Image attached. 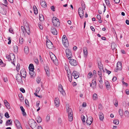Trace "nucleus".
I'll use <instances>...</instances> for the list:
<instances>
[{"instance_id": "1", "label": "nucleus", "mask_w": 129, "mask_h": 129, "mask_svg": "<svg viewBox=\"0 0 129 129\" xmlns=\"http://www.w3.org/2000/svg\"><path fill=\"white\" fill-rule=\"evenodd\" d=\"M29 124L32 129H43L41 126L37 125V123L33 119L29 121Z\"/></svg>"}, {"instance_id": "2", "label": "nucleus", "mask_w": 129, "mask_h": 129, "mask_svg": "<svg viewBox=\"0 0 129 129\" xmlns=\"http://www.w3.org/2000/svg\"><path fill=\"white\" fill-rule=\"evenodd\" d=\"M52 21L53 25L55 27H57L60 24L59 19L56 17H53L52 19Z\"/></svg>"}, {"instance_id": "3", "label": "nucleus", "mask_w": 129, "mask_h": 129, "mask_svg": "<svg viewBox=\"0 0 129 129\" xmlns=\"http://www.w3.org/2000/svg\"><path fill=\"white\" fill-rule=\"evenodd\" d=\"M62 42L63 44L66 47H67L68 46L69 43L66 36L65 35H64L62 38Z\"/></svg>"}, {"instance_id": "4", "label": "nucleus", "mask_w": 129, "mask_h": 129, "mask_svg": "<svg viewBox=\"0 0 129 129\" xmlns=\"http://www.w3.org/2000/svg\"><path fill=\"white\" fill-rule=\"evenodd\" d=\"M66 56L68 59H70L72 57V52L71 50L68 49H67L65 50Z\"/></svg>"}, {"instance_id": "5", "label": "nucleus", "mask_w": 129, "mask_h": 129, "mask_svg": "<svg viewBox=\"0 0 129 129\" xmlns=\"http://www.w3.org/2000/svg\"><path fill=\"white\" fill-rule=\"evenodd\" d=\"M87 116V120L86 122L87 125H90L92 123L93 121V118L91 116H89L88 117Z\"/></svg>"}, {"instance_id": "6", "label": "nucleus", "mask_w": 129, "mask_h": 129, "mask_svg": "<svg viewBox=\"0 0 129 129\" xmlns=\"http://www.w3.org/2000/svg\"><path fill=\"white\" fill-rule=\"evenodd\" d=\"M15 123L17 129H22L21 123L18 120H15Z\"/></svg>"}, {"instance_id": "7", "label": "nucleus", "mask_w": 129, "mask_h": 129, "mask_svg": "<svg viewBox=\"0 0 129 129\" xmlns=\"http://www.w3.org/2000/svg\"><path fill=\"white\" fill-rule=\"evenodd\" d=\"M78 12L80 17L81 18H82L84 16V12L82 7H80L79 8Z\"/></svg>"}, {"instance_id": "8", "label": "nucleus", "mask_w": 129, "mask_h": 129, "mask_svg": "<svg viewBox=\"0 0 129 129\" xmlns=\"http://www.w3.org/2000/svg\"><path fill=\"white\" fill-rule=\"evenodd\" d=\"M16 79L17 81L20 83H22L23 81L21 76L19 74H17L16 76Z\"/></svg>"}, {"instance_id": "9", "label": "nucleus", "mask_w": 129, "mask_h": 129, "mask_svg": "<svg viewBox=\"0 0 129 129\" xmlns=\"http://www.w3.org/2000/svg\"><path fill=\"white\" fill-rule=\"evenodd\" d=\"M70 60L69 62L70 64L72 66H76L77 64V62L76 60L71 59H69Z\"/></svg>"}, {"instance_id": "10", "label": "nucleus", "mask_w": 129, "mask_h": 129, "mask_svg": "<svg viewBox=\"0 0 129 129\" xmlns=\"http://www.w3.org/2000/svg\"><path fill=\"white\" fill-rule=\"evenodd\" d=\"M46 45L47 47L49 49H51L53 48V45L50 40L47 41Z\"/></svg>"}, {"instance_id": "11", "label": "nucleus", "mask_w": 129, "mask_h": 129, "mask_svg": "<svg viewBox=\"0 0 129 129\" xmlns=\"http://www.w3.org/2000/svg\"><path fill=\"white\" fill-rule=\"evenodd\" d=\"M58 90L63 95H64L65 93L64 91L63 90V87L61 84H59V85Z\"/></svg>"}, {"instance_id": "12", "label": "nucleus", "mask_w": 129, "mask_h": 129, "mask_svg": "<svg viewBox=\"0 0 129 129\" xmlns=\"http://www.w3.org/2000/svg\"><path fill=\"white\" fill-rule=\"evenodd\" d=\"M117 69L115 71H117V70H121L122 69V64L121 62H118L117 64Z\"/></svg>"}, {"instance_id": "13", "label": "nucleus", "mask_w": 129, "mask_h": 129, "mask_svg": "<svg viewBox=\"0 0 129 129\" xmlns=\"http://www.w3.org/2000/svg\"><path fill=\"white\" fill-rule=\"evenodd\" d=\"M11 55L12 56V57L13 58V60L15 58V55L13 53H11L10 55H7L6 56V57L9 61L11 60H12V59L11 58Z\"/></svg>"}, {"instance_id": "14", "label": "nucleus", "mask_w": 129, "mask_h": 129, "mask_svg": "<svg viewBox=\"0 0 129 129\" xmlns=\"http://www.w3.org/2000/svg\"><path fill=\"white\" fill-rule=\"evenodd\" d=\"M20 74V75L23 78H25L26 77V72L24 69L21 71Z\"/></svg>"}, {"instance_id": "15", "label": "nucleus", "mask_w": 129, "mask_h": 129, "mask_svg": "<svg viewBox=\"0 0 129 129\" xmlns=\"http://www.w3.org/2000/svg\"><path fill=\"white\" fill-rule=\"evenodd\" d=\"M55 105L57 107H58L59 105V99L57 98H56L54 100Z\"/></svg>"}, {"instance_id": "16", "label": "nucleus", "mask_w": 129, "mask_h": 129, "mask_svg": "<svg viewBox=\"0 0 129 129\" xmlns=\"http://www.w3.org/2000/svg\"><path fill=\"white\" fill-rule=\"evenodd\" d=\"M72 75L74 77V78L75 79H76L79 77L78 73L76 71H74L73 72Z\"/></svg>"}, {"instance_id": "17", "label": "nucleus", "mask_w": 129, "mask_h": 129, "mask_svg": "<svg viewBox=\"0 0 129 129\" xmlns=\"http://www.w3.org/2000/svg\"><path fill=\"white\" fill-rule=\"evenodd\" d=\"M44 69L47 75L48 76H50V73L49 72V69L48 67L47 66H46L44 67Z\"/></svg>"}, {"instance_id": "18", "label": "nucleus", "mask_w": 129, "mask_h": 129, "mask_svg": "<svg viewBox=\"0 0 129 129\" xmlns=\"http://www.w3.org/2000/svg\"><path fill=\"white\" fill-rule=\"evenodd\" d=\"M0 13L3 14H5L7 13V11L5 8L1 7L0 8Z\"/></svg>"}, {"instance_id": "19", "label": "nucleus", "mask_w": 129, "mask_h": 129, "mask_svg": "<svg viewBox=\"0 0 129 129\" xmlns=\"http://www.w3.org/2000/svg\"><path fill=\"white\" fill-rule=\"evenodd\" d=\"M69 104L66 105L67 112H68V115H69L71 113L73 114L72 110L71 108H69Z\"/></svg>"}, {"instance_id": "20", "label": "nucleus", "mask_w": 129, "mask_h": 129, "mask_svg": "<svg viewBox=\"0 0 129 129\" xmlns=\"http://www.w3.org/2000/svg\"><path fill=\"white\" fill-rule=\"evenodd\" d=\"M51 32L54 35H56L57 34V32L56 29L53 27H51Z\"/></svg>"}, {"instance_id": "21", "label": "nucleus", "mask_w": 129, "mask_h": 129, "mask_svg": "<svg viewBox=\"0 0 129 129\" xmlns=\"http://www.w3.org/2000/svg\"><path fill=\"white\" fill-rule=\"evenodd\" d=\"M4 102L6 107L8 109H9L10 108V107L9 104L7 102V101L5 100Z\"/></svg>"}, {"instance_id": "22", "label": "nucleus", "mask_w": 129, "mask_h": 129, "mask_svg": "<svg viewBox=\"0 0 129 129\" xmlns=\"http://www.w3.org/2000/svg\"><path fill=\"white\" fill-rule=\"evenodd\" d=\"M83 51L84 54V57H86L87 55L88 52L87 51V48L86 47H84L83 48Z\"/></svg>"}, {"instance_id": "23", "label": "nucleus", "mask_w": 129, "mask_h": 129, "mask_svg": "<svg viewBox=\"0 0 129 129\" xmlns=\"http://www.w3.org/2000/svg\"><path fill=\"white\" fill-rule=\"evenodd\" d=\"M98 67L101 71H102L103 69V64L100 62H98Z\"/></svg>"}, {"instance_id": "24", "label": "nucleus", "mask_w": 129, "mask_h": 129, "mask_svg": "<svg viewBox=\"0 0 129 129\" xmlns=\"http://www.w3.org/2000/svg\"><path fill=\"white\" fill-rule=\"evenodd\" d=\"M29 74L30 75L31 77H35L36 75L35 73L34 72V70L29 71Z\"/></svg>"}, {"instance_id": "25", "label": "nucleus", "mask_w": 129, "mask_h": 129, "mask_svg": "<svg viewBox=\"0 0 129 129\" xmlns=\"http://www.w3.org/2000/svg\"><path fill=\"white\" fill-rule=\"evenodd\" d=\"M24 51L25 54H27L29 53V48L28 46H25L24 48Z\"/></svg>"}, {"instance_id": "26", "label": "nucleus", "mask_w": 129, "mask_h": 129, "mask_svg": "<svg viewBox=\"0 0 129 129\" xmlns=\"http://www.w3.org/2000/svg\"><path fill=\"white\" fill-rule=\"evenodd\" d=\"M20 108L22 112V114L24 116H26V113L25 112V109H24L22 106L20 107Z\"/></svg>"}, {"instance_id": "27", "label": "nucleus", "mask_w": 129, "mask_h": 129, "mask_svg": "<svg viewBox=\"0 0 129 129\" xmlns=\"http://www.w3.org/2000/svg\"><path fill=\"white\" fill-rule=\"evenodd\" d=\"M29 71L34 70V67L33 64L31 63L29 65Z\"/></svg>"}, {"instance_id": "28", "label": "nucleus", "mask_w": 129, "mask_h": 129, "mask_svg": "<svg viewBox=\"0 0 129 129\" xmlns=\"http://www.w3.org/2000/svg\"><path fill=\"white\" fill-rule=\"evenodd\" d=\"M36 120L38 123H41L42 121L41 118L39 116H38L36 118Z\"/></svg>"}, {"instance_id": "29", "label": "nucleus", "mask_w": 129, "mask_h": 129, "mask_svg": "<svg viewBox=\"0 0 129 129\" xmlns=\"http://www.w3.org/2000/svg\"><path fill=\"white\" fill-rule=\"evenodd\" d=\"M21 29L23 32V34L25 35L26 34V28H25V27L23 26H22L21 27Z\"/></svg>"}, {"instance_id": "30", "label": "nucleus", "mask_w": 129, "mask_h": 129, "mask_svg": "<svg viewBox=\"0 0 129 129\" xmlns=\"http://www.w3.org/2000/svg\"><path fill=\"white\" fill-rule=\"evenodd\" d=\"M41 5L42 7L44 8H45L47 6V4L45 1H42L41 2Z\"/></svg>"}, {"instance_id": "31", "label": "nucleus", "mask_w": 129, "mask_h": 129, "mask_svg": "<svg viewBox=\"0 0 129 129\" xmlns=\"http://www.w3.org/2000/svg\"><path fill=\"white\" fill-rule=\"evenodd\" d=\"M70 114L68 115V118L69 120L70 121H72L73 120V114L70 113Z\"/></svg>"}, {"instance_id": "32", "label": "nucleus", "mask_w": 129, "mask_h": 129, "mask_svg": "<svg viewBox=\"0 0 129 129\" xmlns=\"http://www.w3.org/2000/svg\"><path fill=\"white\" fill-rule=\"evenodd\" d=\"M81 118L83 124H85L86 123L85 121V116L83 115H82L81 116Z\"/></svg>"}, {"instance_id": "33", "label": "nucleus", "mask_w": 129, "mask_h": 129, "mask_svg": "<svg viewBox=\"0 0 129 129\" xmlns=\"http://www.w3.org/2000/svg\"><path fill=\"white\" fill-rule=\"evenodd\" d=\"M111 48L112 50H114L116 48V45L114 43H112L111 45Z\"/></svg>"}, {"instance_id": "34", "label": "nucleus", "mask_w": 129, "mask_h": 129, "mask_svg": "<svg viewBox=\"0 0 129 129\" xmlns=\"http://www.w3.org/2000/svg\"><path fill=\"white\" fill-rule=\"evenodd\" d=\"M12 121H11V120H8L6 121V125L7 126L12 124Z\"/></svg>"}, {"instance_id": "35", "label": "nucleus", "mask_w": 129, "mask_h": 129, "mask_svg": "<svg viewBox=\"0 0 129 129\" xmlns=\"http://www.w3.org/2000/svg\"><path fill=\"white\" fill-rule=\"evenodd\" d=\"M105 84L107 89H108L110 88V85L109 82L108 81H107L105 82Z\"/></svg>"}, {"instance_id": "36", "label": "nucleus", "mask_w": 129, "mask_h": 129, "mask_svg": "<svg viewBox=\"0 0 129 129\" xmlns=\"http://www.w3.org/2000/svg\"><path fill=\"white\" fill-rule=\"evenodd\" d=\"M99 116L100 120H102L104 118L103 114L102 113H100Z\"/></svg>"}, {"instance_id": "37", "label": "nucleus", "mask_w": 129, "mask_h": 129, "mask_svg": "<svg viewBox=\"0 0 129 129\" xmlns=\"http://www.w3.org/2000/svg\"><path fill=\"white\" fill-rule=\"evenodd\" d=\"M119 113L121 117H122L123 115V110L121 109H119Z\"/></svg>"}, {"instance_id": "38", "label": "nucleus", "mask_w": 129, "mask_h": 129, "mask_svg": "<svg viewBox=\"0 0 129 129\" xmlns=\"http://www.w3.org/2000/svg\"><path fill=\"white\" fill-rule=\"evenodd\" d=\"M26 33H27L28 35H30V29L28 26H26Z\"/></svg>"}, {"instance_id": "39", "label": "nucleus", "mask_w": 129, "mask_h": 129, "mask_svg": "<svg viewBox=\"0 0 129 129\" xmlns=\"http://www.w3.org/2000/svg\"><path fill=\"white\" fill-rule=\"evenodd\" d=\"M51 59L54 63L56 62L57 60L56 59V57L54 55L52 57H51Z\"/></svg>"}, {"instance_id": "40", "label": "nucleus", "mask_w": 129, "mask_h": 129, "mask_svg": "<svg viewBox=\"0 0 129 129\" xmlns=\"http://www.w3.org/2000/svg\"><path fill=\"white\" fill-rule=\"evenodd\" d=\"M33 8L35 14H37L38 13V10L36 7L35 6H34Z\"/></svg>"}, {"instance_id": "41", "label": "nucleus", "mask_w": 129, "mask_h": 129, "mask_svg": "<svg viewBox=\"0 0 129 129\" xmlns=\"http://www.w3.org/2000/svg\"><path fill=\"white\" fill-rule=\"evenodd\" d=\"M39 19L40 21H42L44 20V17L43 15L41 14L39 15Z\"/></svg>"}, {"instance_id": "42", "label": "nucleus", "mask_w": 129, "mask_h": 129, "mask_svg": "<svg viewBox=\"0 0 129 129\" xmlns=\"http://www.w3.org/2000/svg\"><path fill=\"white\" fill-rule=\"evenodd\" d=\"M14 51L15 53H17L18 52V47L17 45H15L14 46Z\"/></svg>"}, {"instance_id": "43", "label": "nucleus", "mask_w": 129, "mask_h": 129, "mask_svg": "<svg viewBox=\"0 0 129 129\" xmlns=\"http://www.w3.org/2000/svg\"><path fill=\"white\" fill-rule=\"evenodd\" d=\"M92 98L94 100H95L98 98L97 95L96 93H94L93 94Z\"/></svg>"}, {"instance_id": "44", "label": "nucleus", "mask_w": 129, "mask_h": 129, "mask_svg": "<svg viewBox=\"0 0 129 129\" xmlns=\"http://www.w3.org/2000/svg\"><path fill=\"white\" fill-rule=\"evenodd\" d=\"M124 115L126 117H128L129 116V112L127 110L125 111L124 113Z\"/></svg>"}, {"instance_id": "45", "label": "nucleus", "mask_w": 129, "mask_h": 129, "mask_svg": "<svg viewBox=\"0 0 129 129\" xmlns=\"http://www.w3.org/2000/svg\"><path fill=\"white\" fill-rule=\"evenodd\" d=\"M119 120L118 119H115L113 120V123L116 125H118L119 123Z\"/></svg>"}, {"instance_id": "46", "label": "nucleus", "mask_w": 129, "mask_h": 129, "mask_svg": "<svg viewBox=\"0 0 129 129\" xmlns=\"http://www.w3.org/2000/svg\"><path fill=\"white\" fill-rule=\"evenodd\" d=\"M92 76V74L91 72H90L88 74L87 77L88 78H90Z\"/></svg>"}, {"instance_id": "47", "label": "nucleus", "mask_w": 129, "mask_h": 129, "mask_svg": "<svg viewBox=\"0 0 129 129\" xmlns=\"http://www.w3.org/2000/svg\"><path fill=\"white\" fill-rule=\"evenodd\" d=\"M23 41V39L22 37H20L19 38V43L21 44H22Z\"/></svg>"}, {"instance_id": "48", "label": "nucleus", "mask_w": 129, "mask_h": 129, "mask_svg": "<svg viewBox=\"0 0 129 129\" xmlns=\"http://www.w3.org/2000/svg\"><path fill=\"white\" fill-rule=\"evenodd\" d=\"M91 84H92V85L94 86L95 88L96 85V81L95 80H93L92 81V83Z\"/></svg>"}, {"instance_id": "49", "label": "nucleus", "mask_w": 129, "mask_h": 129, "mask_svg": "<svg viewBox=\"0 0 129 129\" xmlns=\"http://www.w3.org/2000/svg\"><path fill=\"white\" fill-rule=\"evenodd\" d=\"M50 120V115L49 114H48L47 115L46 118V121L48 122Z\"/></svg>"}, {"instance_id": "50", "label": "nucleus", "mask_w": 129, "mask_h": 129, "mask_svg": "<svg viewBox=\"0 0 129 129\" xmlns=\"http://www.w3.org/2000/svg\"><path fill=\"white\" fill-rule=\"evenodd\" d=\"M72 74H71L69 75V74H68V77L69 79V80L70 82H71L72 81Z\"/></svg>"}, {"instance_id": "51", "label": "nucleus", "mask_w": 129, "mask_h": 129, "mask_svg": "<svg viewBox=\"0 0 129 129\" xmlns=\"http://www.w3.org/2000/svg\"><path fill=\"white\" fill-rule=\"evenodd\" d=\"M100 78L99 79V82L101 83L102 84L103 83V81L102 80V76H100L99 77Z\"/></svg>"}, {"instance_id": "52", "label": "nucleus", "mask_w": 129, "mask_h": 129, "mask_svg": "<svg viewBox=\"0 0 129 129\" xmlns=\"http://www.w3.org/2000/svg\"><path fill=\"white\" fill-rule=\"evenodd\" d=\"M41 79L40 78L38 77L36 79V81L38 84L41 81Z\"/></svg>"}, {"instance_id": "53", "label": "nucleus", "mask_w": 129, "mask_h": 129, "mask_svg": "<svg viewBox=\"0 0 129 129\" xmlns=\"http://www.w3.org/2000/svg\"><path fill=\"white\" fill-rule=\"evenodd\" d=\"M34 60L36 64H38L39 63V61L37 58H35L34 59Z\"/></svg>"}, {"instance_id": "54", "label": "nucleus", "mask_w": 129, "mask_h": 129, "mask_svg": "<svg viewBox=\"0 0 129 129\" xmlns=\"http://www.w3.org/2000/svg\"><path fill=\"white\" fill-rule=\"evenodd\" d=\"M20 66V64L18 63L17 64L16 67V70L18 71L19 70Z\"/></svg>"}, {"instance_id": "55", "label": "nucleus", "mask_w": 129, "mask_h": 129, "mask_svg": "<svg viewBox=\"0 0 129 129\" xmlns=\"http://www.w3.org/2000/svg\"><path fill=\"white\" fill-rule=\"evenodd\" d=\"M105 2L108 6H109L110 5V2L109 0H105Z\"/></svg>"}, {"instance_id": "56", "label": "nucleus", "mask_w": 129, "mask_h": 129, "mask_svg": "<svg viewBox=\"0 0 129 129\" xmlns=\"http://www.w3.org/2000/svg\"><path fill=\"white\" fill-rule=\"evenodd\" d=\"M5 116L7 118H8L9 117V114L7 112L5 114Z\"/></svg>"}, {"instance_id": "57", "label": "nucleus", "mask_w": 129, "mask_h": 129, "mask_svg": "<svg viewBox=\"0 0 129 129\" xmlns=\"http://www.w3.org/2000/svg\"><path fill=\"white\" fill-rule=\"evenodd\" d=\"M25 104L29 106V102L27 99H25Z\"/></svg>"}, {"instance_id": "58", "label": "nucleus", "mask_w": 129, "mask_h": 129, "mask_svg": "<svg viewBox=\"0 0 129 129\" xmlns=\"http://www.w3.org/2000/svg\"><path fill=\"white\" fill-rule=\"evenodd\" d=\"M20 91L23 93H25V90L23 88H20Z\"/></svg>"}, {"instance_id": "59", "label": "nucleus", "mask_w": 129, "mask_h": 129, "mask_svg": "<svg viewBox=\"0 0 129 129\" xmlns=\"http://www.w3.org/2000/svg\"><path fill=\"white\" fill-rule=\"evenodd\" d=\"M9 32L12 34H13L14 32L12 28H10L9 29Z\"/></svg>"}, {"instance_id": "60", "label": "nucleus", "mask_w": 129, "mask_h": 129, "mask_svg": "<svg viewBox=\"0 0 129 129\" xmlns=\"http://www.w3.org/2000/svg\"><path fill=\"white\" fill-rule=\"evenodd\" d=\"M40 101H37V102L36 105V106L37 107H38L39 106V105H40Z\"/></svg>"}, {"instance_id": "61", "label": "nucleus", "mask_w": 129, "mask_h": 129, "mask_svg": "<svg viewBox=\"0 0 129 129\" xmlns=\"http://www.w3.org/2000/svg\"><path fill=\"white\" fill-rule=\"evenodd\" d=\"M2 118V117L1 115V114H0V124H2L3 123V120H1Z\"/></svg>"}, {"instance_id": "62", "label": "nucleus", "mask_w": 129, "mask_h": 129, "mask_svg": "<svg viewBox=\"0 0 129 129\" xmlns=\"http://www.w3.org/2000/svg\"><path fill=\"white\" fill-rule=\"evenodd\" d=\"M114 105L116 107H117L118 105V102L117 100H115V103H114Z\"/></svg>"}, {"instance_id": "63", "label": "nucleus", "mask_w": 129, "mask_h": 129, "mask_svg": "<svg viewBox=\"0 0 129 129\" xmlns=\"http://www.w3.org/2000/svg\"><path fill=\"white\" fill-rule=\"evenodd\" d=\"M81 4L82 7H85V5L83 3V2H81Z\"/></svg>"}, {"instance_id": "64", "label": "nucleus", "mask_w": 129, "mask_h": 129, "mask_svg": "<svg viewBox=\"0 0 129 129\" xmlns=\"http://www.w3.org/2000/svg\"><path fill=\"white\" fill-rule=\"evenodd\" d=\"M98 19H101V16L99 15H98L96 17Z\"/></svg>"}]
</instances>
